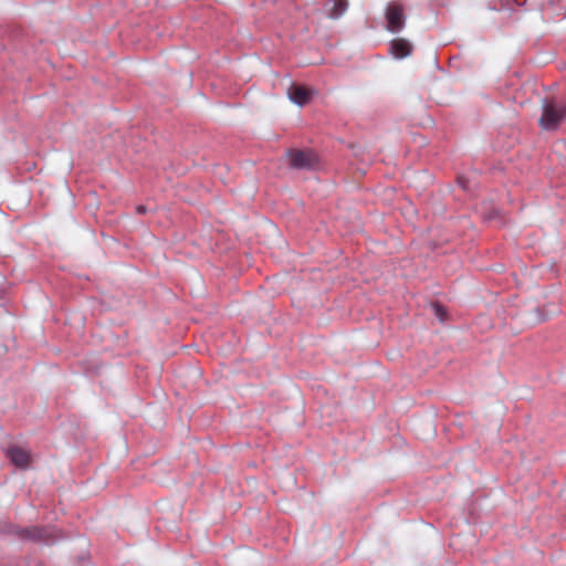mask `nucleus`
Masks as SVG:
<instances>
[{"instance_id": "nucleus-1", "label": "nucleus", "mask_w": 566, "mask_h": 566, "mask_svg": "<svg viewBox=\"0 0 566 566\" xmlns=\"http://www.w3.org/2000/svg\"><path fill=\"white\" fill-rule=\"evenodd\" d=\"M566 120V99L563 102L545 101L538 125L544 130H556Z\"/></svg>"}, {"instance_id": "nucleus-2", "label": "nucleus", "mask_w": 566, "mask_h": 566, "mask_svg": "<svg viewBox=\"0 0 566 566\" xmlns=\"http://www.w3.org/2000/svg\"><path fill=\"white\" fill-rule=\"evenodd\" d=\"M290 166L296 169H310L317 163V156L311 150H296L287 151Z\"/></svg>"}, {"instance_id": "nucleus-3", "label": "nucleus", "mask_w": 566, "mask_h": 566, "mask_svg": "<svg viewBox=\"0 0 566 566\" xmlns=\"http://www.w3.org/2000/svg\"><path fill=\"white\" fill-rule=\"evenodd\" d=\"M387 29L390 32H399L405 27V10L399 3H391L386 9Z\"/></svg>"}, {"instance_id": "nucleus-4", "label": "nucleus", "mask_w": 566, "mask_h": 566, "mask_svg": "<svg viewBox=\"0 0 566 566\" xmlns=\"http://www.w3.org/2000/svg\"><path fill=\"white\" fill-rule=\"evenodd\" d=\"M7 457L17 468L27 469L31 463V454L20 447H11L7 450Z\"/></svg>"}, {"instance_id": "nucleus-5", "label": "nucleus", "mask_w": 566, "mask_h": 566, "mask_svg": "<svg viewBox=\"0 0 566 566\" xmlns=\"http://www.w3.org/2000/svg\"><path fill=\"white\" fill-rule=\"evenodd\" d=\"M287 93H289L290 99L300 106L307 104L311 101L312 94H313V92L311 90H308L307 87L302 86V85H295V84H293L289 88Z\"/></svg>"}, {"instance_id": "nucleus-6", "label": "nucleus", "mask_w": 566, "mask_h": 566, "mask_svg": "<svg viewBox=\"0 0 566 566\" xmlns=\"http://www.w3.org/2000/svg\"><path fill=\"white\" fill-rule=\"evenodd\" d=\"M390 52L397 59H402L411 53V45L405 39H395L390 43Z\"/></svg>"}, {"instance_id": "nucleus-7", "label": "nucleus", "mask_w": 566, "mask_h": 566, "mask_svg": "<svg viewBox=\"0 0 566 566\" xmlns=\"http://www.w3.org/2000/svg\"><path fill=\"white\" fill-rule=\"evenodd\" d=\"M347 9V1L346 0H335L334 7L331 11L332 18H338L342 15Z\"/></svg>"}, {"instance_id": "nucleus-8", "label": "nucleus", "mask_w": 566, "mask_h": 566, "mask_svg": "<svg viewBox=\"0 0 566 566\" xmlns=\"http://www.w3.org/2000/svg\"><path fill=\"white\" fill-rule=\"evenodd\" d=\"M431 308L433 311V314L441 321L443 322L444 318H446V310L443 308L442 305H440L439 303H432L431 304Z\"/></svg>"}, {"instance_id": "nucleus-9", "label": "nucleus", "mask_w": 566, "mask_h": 566, "mask_svg": "<svg viewBox=\"0 0 566 566\" xmlns=\"http://www.w3.org/2000/svg\"><path fill=\"white\" fill-rule=\"evenodd\" d=\"M136 210H137L138 213H145L146 212V207L140 205V206H137Z\"/></svg>"}, {"instance_id": "nucleus-10", "label": "nucleus", "mask_w": 566, "mask_h": 566, "mask_svg": "<svg viewBox=\"0 0 566 566\" xmlns=\"http://www.w3.org/2000/svg\"><path fill=\"white\" fill-rule=\"evenodd\" d=\"M458 181L462 186V188L467 189V185L462 181L461 178H459Z\"/></svg>"}]
</instances>
